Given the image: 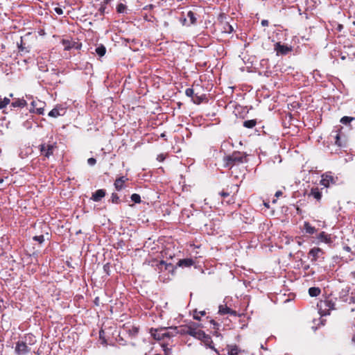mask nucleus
I'll return each mask as SVG.
<instances>
[{"mask_svg":"<svg viewBox=\"0 0 355 355\" xmlns=\"http://www.w3.org/2000/svg\"><path fill=\"white\" fill-rule=\"evenodd\" d=\"M0 153H1V149L0 148Z\"/></svg>","mask_w":355,"mask_h":355,"instance_id":"62","label":"nucleus"},{"mask_svg":"<svg viewBox=\"0 0 355 355\" xmlns=\"http://www.w3.org/2000/svg\"><path fill=\"white\" fill-rule=\"evenodd\" d=\"M55 11L58 15H62L63 14V10H62V9L61 8H58V7L55 8Z\"/></svg>","mask_w":355,"mask_h":355,"instance_id":"44","label":"nucleus"},{"mask_svg":"<svg viewBox=\"0 0 355 355\" xmlns=\"http://www.w3.org/2000/svg\"><path fill=\"white\" fill-rule=\"evenodd\" d=\"M27 105L26 101L24 99H17L16 101L11 103L12 107H24Z\"/></svg>","mask_w":355,"mask_h":355,"instance_id":"24","label":"nucleus"},{"mask_svg":"<svg viewBox=\"0 0 355 355\" xmlns=\"http://www.w3.org/2000/svg\"><path fill=\"white\" fill-rule=\"evenodd\" d=\"M192 101L194 103L196 104H200L202 103V96H199L198 95H195L193 98H192Z\"/></svg>","mask_w":355,"mask_h":355,"instance_id":"36","label":"nucleus"},{"mask_svg":"<svg viewBox=\"0 0 355 355\" xmlns=\"http://www.w3.org/2000/svg\"><path fill=\"white\" fill-rule=\"evenodd\" d=\"M264 206L266 207L267 208L269 207V205L267 202H264Z\"/></svg>","mask_w":355,"mask_h":355,"instance_id":"56","label":"nucleus"},{"mask_svg":"<svg viewBox=\"0 0 355 355\" xmlns=\"http://www.w3.org/2000/svg\"><path fill=\"white\" fill-rule=\"evenodd\" d=\"M272 202L273 203L276 202V200H273Z\"/></svg>","mask_w":355,"mask_h":355,"instance_id":"61","label":"nucleus"},{"mask_svg":"<svg viewBox=\"0 0 355 355\" xmlns=\"http://www.w3.org/2000/svg\"><path fill=\"white\" fill-rule=\"evenodd\" d=\"M33 240L37 241L39 243H42L44 241V237L43 235L33 236Z\"/></svg>","mask_w":355,"mask_h":355,"instance_id":"38","label":"nucleus"},{"mask_svg":"<svg viewBox=\"0 0 355 355\" xmlns=\"http://www.w3.org/2000/svg\"><path fill=\"white\" fill-rule=\"evenodd\" d=\"M105 6L104 5H102L100 8H99V12H101V15H104V12H105Z\"/></svg>","mask_w":355,"mask_h":355,"instance_id":"45","label":"nucleus"},{"mask_svg":"<svg viewBox=\"0 0 355 355\" xmlns=\"http://www.w3.org/2000/svg\"><path fill=\"white\" fill-rule=\"evenodd\" d=\"M324 303L326 306L329 307V310L335 309V304L331 300H327Z\"/></svg>","mask_w":355,"mask_h":355,"instance_id":"37","label":"nucleus"},{"mask_svg":"<svg viewBox=\"0 0 355 355\" xmlns=\"http://www.w3.org/2000/svg\"><path fill=\"white\" fill-rule=\"evenodd\" d=\"M185 94L187 96L191 97L192 98L194 96V91L192 88H187L185 91Z\"/></svg>","mask_w":355,"mask_h":355,"instance_id":"40","label":"nucleus"},{"mask_svg":"<svg viewBox=\"0 0 355 355\" xmlns=\"http://www.w3.org/2000/svg\"><path fill=\"white\" fill-rule=\"evenodd\" d=\"M151 336L157 340H164L165 328L153 329L151 328L150 330Z\"/></svg>","mask_w":355,"mask_h":355,"instance_id":"13","label":"nucleus"},{"mask_svg":"<svg viewBox=\"0 0 355 355\" xmlns=\"http://www.w3.org/2000/svg\"><path fill=\"white\" fill-rule=\"evenodd\" d=\"M200 327V325L198 323L191 322L189 324H188V328H187V329H188V335L198 339L203 331L200 329H198Z\"/></svg>","mask_w":355,"mask_h":355,"instance_id":"7","label":"nucleus"},{"mask_svg":"<svg viewBox=\"0 0 355 355\" xmlns=\"http://www.w3.org/2000/svg\"><path fill=\"white\" fill-rule=\"evenodd\" d=\"M12 96H13V94H10V97H12Z\"/></svg>","mask_w":355,"mask_h":355,"instance_id":"60","label":"nucleus"},{"mask_svg":"<svg viewBox=\"0 0 355 355\" xmlns=\"http://www.w3.org/2000/svg\"><path fill=\"white\" fill-rule=\"evenodd\" d=\"M103 271L107 275H110V264L107 263L103 266Z\"/></svg>","mask_w":355,"mask_h":355,"instance_id":"41","label":"nucleus"},{"mask_svg":"<svg viewBox=\"0 0 355 355\" xmlns=\"http://www.w3.org/2000/svg\"><path fill=\"white\" fill-rule=\"evenodd\" d=\"M159 266H164L166 270H170V268H173V265L171 263H166L164 261H160Z\"/></svg>","mask_w":355,"mask_h":355,"instance_id":"39","label":"nucleus"},{"mask_svg":"<svg viewBox=\"0 0 355 355\" xmlns=\"http://www.w3.org/2000/svg\"><path fill=\"white\" fill-rule=\"evenodd\" d=\"M315 238L318 240V242H317L318 243H324L331 245L334 242V239L331 237V235L329 234H327V232H325L324 231L320 232L316 236Z\"/></svg>","mask_w":355,"mask_h":355,"instance_id":"9","label":"nucleus"},{"mask_svg":"<svg viewBox=\"0 0 355 355\" xmlns=\"http://www.w3.org/2000/svg\"><path fill=\"white\" fill-rule=\"evenodd\" d=\"M321 293V290L318 287H311L309 289V294L311 297H317Z\"/></svg>","mask_w":355,"mask_h":355,"instance_id":"26","label":"nucleus"},{"mask_svg":"<svg viewBox=\"0 0 355 355\" xmlns=\"http://www.w3.org/2000/svg\"><path fill=\"white\" fill-rule=\"evenodd\" d=\"M111 0H104V3L107 4Z\"/></svg>","mask_w":355,"mask_h":355,"instance_id":"54","label":"nucleus"},{"mask_svg":"<svg viewBox=\"0 0 355 355\" xmlns=\"http://www.w3.org/2000/svg\"><path fill=\"white\" fill-rule=\"evenodd\" d=\"M44 104L43 102H35L33 101L31 103V105L35 108L34 110H31L33 112H35L37 114H44V106H42Z\"/></svg>","mask_w":355,"mask_h":355,"instance_id":"17","label":"nucleus"},{"mask_svg":"<svg viewBox=\"0 0 355 355\" xmlns=\"http://www.w3.org/2000/svg\"><path fill=\"white\" fill-rule=\"evenodd\" d=\"M103 330H101L100 332H99V335H100V337L101 338L102 336V334H103Z\"/></svg>","mask_w":355,"mask_h":355,"instance_id":"55","label":"nucleus"},{"mask_svg":"<svg viewBox=\"0 0 355 355\" xmlns=\"http://www.w3.org/2000/svg\"><path fill=\"white\" fill-rule=\"evenodd\" d=\"M257 122L256 119H250V120H246L243 121V126L246 128H253L256 125Z\"/></svg>","mask_w":355,"mask_h":355,"instance_id":"27","label":"nucleus"},{"mask_svg":"<svg viewBox=\"0 0 355 355\" xmlns=\"http://www.w3.org/2000/svg\"><path fill=\"white\" fill-rule=\"evenodd\" d=\"M342 130L343 127L341 125L335 126L330 135L331 142L334 141L340 148H344L347 145L346 137L343 133Z\"/></svg>","mask_w":355,"mask_h":355,"instance_id":"2","label":"nucleus"},{"mask_svg":"<svg viewBox=\"0 0 355 355\" xmlns=\"http://www.w3.org/2000/svg\"><path fill=\"white\" fill-rule=\"evenodd\" d=\"M126 10V6L122 3H118L116 6V11L119 13H123Z\"/></svg>","mask_w":355,"mask_h":355,"instance_id":"34","label":"nucleus"},{"mask_svg":"<svg viewBox=\"0 0 355 355\" xmlns=\"http://www.w3.org/2000/svg\"><path fill=\"white\" fill-rule=\"evenodd\" d=\"M354 120H355L354 117L345 116H343L341 118L340 123L344 125H347V124L350 123L352 121H354Z\"/></svg>","mask_w":355,"mask_h":355,"instance_id":"31","label":"nucleus"},{"mask_svg":"<svg viewBox=\"0 0 355 355\" xmlns=\"http://www.w3.org/2000/svg\"><path fill=\"white\" fill-rule=\"evenodd\" d=\"M218 313L220 315H225V314H230V315L236 316L237 312L234 310H232L230 307H228L227 305H220Z\"/></svg>","mask_w":355,"mask_h":355,"instance_id":"15","label":"nucleus"},{"mask_svg":"<svg viewBox=\"0 0 355 355\" xmlns=\"http://www.w3.org/2000/svg\"><path fill=\"white\" fill-rule=\"evenodd\" d=\"M128 334L131 336H135L139 332V328L137 327L132 326L128 330Z\"/></svg>","mask_w":355,"mask_h":355,"instance_id":"32","label":"nucleus"},{"mask_svg":"<svg viewBox=\"0 0 355 355\" xmlns=\"http://www.w3.org/2000/svg\"><path fill=\"white\" fill-rule=\"evenodd\" d=\"M106 191L105 189H98L92 193L91 199L94 202H99L103 198L105 197Z\"/></svg>","mask_w":355,"mask_h":355,"instance_id":"16","label":"nucleus"},{"mask_svg":"<svg viewBox=\"0 0 355 355\" xmlns=\"http://www.w3.org/2000/svg\"><path fill=\"white\" fill-rule=\"evenodd\" d=\"M261 25H262L263 26H268V24H269V22H268V20H266V19H263V20L261 21Z\"/></svg>","mask_w":355,"mask_h":355,"instance_id":"46","label":"nucleus"},{"mask_svg":"<svg viewBox=\"0 0 355 355\" xmlns=\"http://www.w3.org/2000/svg\"><path fill=\"white\" fill-rule=\"evenodd\" d=\"M187 17L189 18L191 24L196 23V14L193 11L190 10L187 12Z\"/></svg>","mask_w":355,"mask_h":355,"instance_id":"30","label":"nucleus"},{"mask_svg":"<svg viewBox=\"0 0 355 355\" xmlns=\"http://www.w3.org/2000/svg\"><path fill=\"white\" fill-rule=\"evenodd\" d=\"M187 328H188V325L181 326L180 327H175L174 328L170 327L169 329H172L175 333H179L180 334H188V329H187Z\"/></svg>","mask_w":355,"mask_h":355,"instance_id":"25","label":"nucleus"},{"mask_svg":"<svg viewBox=\"0 0 355 355\" xmlns=\"http://www.w3.org/2000/svg\"><path fill=\"white\" fill-rule=\"evenodd\" d=\"M157 159L159 162H163L165 159V157L164 156V155L161 154L158 155Z\"/></svg>","mask_w":355,"mask_h":355,"instance_id":"47","label":"nucleus"},{"mask_svg":"<svg viewBox=\"0 0 355 355\" xmlns=\"http://www.w3.org/2000/svg\"><path fill=\"white\" fill-rule=\"evenodd\" d=\"M309 268V265H306V266H304V270H308Z\"/></svg>","mask_w":355,"mask_h":355,"instance_id":"53","label":"nucleus"},{"mask_svg":"<svg viewBox=\"0 0 355 355\" xmlns=\"http://www.w3.org/2000/svg\"><path fill=\"white\" fill-rule=\"evenodd\" d=\"M165 334H166V335L164 336V338H171L174 336L173 332L169 331L168 329H166V328H165Z\"/></svg>","mask_w":355,"mask_h":355,"instance_id":"42","label":"nucleus"},{"mask_svg":"<svg viewBox=\"0 0 355 355\" xmlns=\"http://www.w3.org/2000/svg\"><path fill=\"white\" fill-rule=\"evenodd\" d=\"M350 275L355 279V271L351 272Z\"/></svg>","mask_w":355,"mask_h":355,"instance_id":"52","label":"nucleus"},{"mask_svg":"<svg viewBox=\"0 0 355 355\" xmlns=\"http://www.w3.org/2000/svg\"><path fill=\"white\" fill-rule=\"evenodd\" d=\"M58 148L56 142L52 143H42L39 145L38 148L40 153V155L44 157V158L49 159L53 155L54 150Z\"/></svg>","mask_w":355,"mask_h":355,"instance_id":"4","label":"nucleus"},{"mask_svg":"<svg viewBox=\"0 0 355 355\" xmlns=\"http://www.w3.org/2000/svg\"><path fill=\"white\" fill-rule=\"evenodd\" d=\"M128 178L126 176H121L116 179L114 185L116 191H121L124 188V184Z\"/></svg>","mask_w":355,"mask_h":355,"instance_id":"14","label":"nucleus"},{"mask_svg":"<svg viewBox=\"0 0 355 355\" xmlns=\"http://www.w3.org/2000/svg\"><path fill=\"white\" fill-rule=\"evenodd\" d=\"M220 31L224 33H231L234 31L233 26L227 21H221L220 24Z\"/></svg>","mask_w":355,"mask_h":355,"instance_id":"19","label":"nucleus"},{"mask_svg":"<svg viewBox=\"0 0 355 355\" xmlns=\"http://www.w3.org/2000/svg\"><path fill=\"white\" fill-rule=\"evenodd\" d=\"M31 352V348L26 342L19 340L16 343L15 353L17 355H28Z\"/></svg>","mask_w":355,"mask_h":355,"instance_id":"6","label":"nucleus"},{"mask_svg":"<svg viewBox=\"0 0 355 355\" xmlns=\"http://www.w3.org/2000/svg\"><path fill=\"white\" fill-rule=\"evenodd\" d=\"M194 261L191 258L180 259L177 263L179 267H190L194 264Z\"/></svg>","mask_w":355,"mask_h":355,"instance_id":"20","label":"nucleus"},{"mask_svg":"<svg viewBox=\"0 0 355 355\" xmlns=\"http://www.w3.org/2000/svg\"><path fill=\"white\" fill-rule=\"evenodd\" d=\"M351 302L355 303V297H350L349 303Z\"/></svg>","mask_w":355,"mask_h":355,"instance_id":"51","label":"nucleus"},{"mask_svg":"<svg viewBox=\"0 0 355 355\" xmlns=\"http://www.w3.org/2000/svg\"><path fill=\"white\" fill-rule=\"evenodd\" d=\"M304 230L306 234H313L317 232L315 227L312 226L309 222L304 223Z\"/></svg>","mask_w":355,"mask_h":355,"instance_id":"22","label":"nucleus"},{"mask_svg":"<svg viewBox=\"0 0 355 355\" xmlns=\"http://www.w3.org/2000/svg\"><path fill=\"white\" fill-rule=\"evenodd\" d=\"M111 202L114 204H119L121 200L119 196L116 193H112L111 196Z\"/></svg>","mask_w":355,"mask_h":355,"instance_id":"33","label":"nucleus"},{"mask_svg":"<svg viewBox=\"0 0 355 355\" xmlns=\"http://www.w3.org/2000/svg\"><path fill=\"white\" fill-rule=\"evenodd\" d=\"M342 28V25H340L339 26V29H340Z\"/></svg>","mask_w":355,"mask_h":355,"instance_id":"59","label":"nucleus"},{"mask_svg":"<svg viewBox=\"0 0 355 355\" xmlns=\"http://www.w3.org/2000/svg\"><path fill=\"white\" fill-rule=\"evenodd\" d=\"M62 44L64 46L65 51H69L71 49H80L82 44L71 40L63 39L61 41Z\"/></svg>","mask_w":355,"mask_h":355,"instance_id":"8","label":"nucleus"},{"mask_svg":"<svg viewBox=\"0 0 355 355\" xmlns=\"http://www.w3.org/2000/svg\"><path fill=\"white\" fill-rule=\"evenodd\" d=\"M228 355H243V352L236 345H230L227 346Z\"/></svg>","mask_w":355,"mask_h":355,"instance_id":"18","label":"nucleus"},{"mask_svg":"<svg viewBox=\"0 0 355 355\" xmlns=\"http://www.w3.org/2000/svg\"><path fill=\"white\" fill-rule=\"evenodd\" d=\"M200 313L201 314V315H204L205 314V311H201L200 312Z\"/></svg>","mask_w":355,"mask_h":355,"instance_id":"58","label":"nucleus"},{"mask_svg":"<svg viewBox=\"0 0 355 355\" xmlns=\"http://www.w3.org/2000/svg\"><path fill=\"white\" fill-rule=\"evenodd\" d=\"M18 48L20 51H24L25 48L22 45V40L21 41V44L18 46Z\"/></svg>","mask_w":355,"mask_h":355,"instance_id":"49","label":"nucleus"},{"mask_svg":"<svg viewBox=\"0 0 355 355\" xmlns=\"http://www.w3.org/2000/svg\"><path fill=\"white\" fill-rule=\"evenodd\" d=\"M131 200L135 202V203H139L141 202V197L139 194L137 193H133L132 194L131 196Z\"/></svg>","mask_w":355,"mask_h":355,"instance_id":"35","label":"nucleus"},{"mask_svg":"<svg viewBox=\"0 0 355 355\" xmlns=\"http://www.w3.org/2000/svg\"><path fill=\"white\" fill-rule=\"evenodd\" d=\"M274 49L276 51L277 55H287L288 53L291 52L292 50H293L291 46H288L287 45L281 44L280 42H277L275 44Z\"/></svg>","mask_w":355,"mask_h":355,"instance_id":"10","label":"nucleus"},{"mask_svg":"<svg viewBox=\"0 0 355 355\" xmlns=\"http://www.w3.org/2000/svg\"><path fill=\"white\" fill-rule=\"evenodd\" d=\"M320 184L324 187H329L335 184L338 181V178L334 176L331 172H326L322 175Z\"/></svg>","mask_w":355,"mask_h":355,"instance_id":"5","label":"nucleus"},{"mask_svg":"<svg viewBox=\"0 0 355 355\" xmlns=\"http://www.w3.org/2000/svg\"><path fill=\"white\" fill-rule=\"evenodd\" d=\"M310 195L318 201H320L322 198V193L318 187L312 188L311 189Z\"/></svg>","mask_w":355,"mask_h":355,"instance_id":"23","label":"nucleus"},{"mask_svg":"<svg viewBox=\"0 0 355 355\" xmlns=\"http://www.w3.org/2000/svg\"><path fill=\"white\" fill-rule=\"evenodd\" d=\"M10 103V100L9 98L4 97L2 98L0 96V110L5 108Z\"/></svg>","mask_w":355,"mask_h":355,"instance_id":"29","label":"nucleus"},{"mask_svg":"<svg viewBox=\"0 0 355 355\" xmlns=\"http://www.w3.org/2000/svg\"><path fill=\"white\" fill-rule=\"evenodd\" d=\"M282 194H283V193H282V191H276V193H275V196L276 198H279V197L282 196Z\"/></svg>","mask_w":355,"mask_h":355,"instance_id":"48","label":"nucleus"},{"mask_svg":"<svg viewBox=\"0 0 355 355\" xmlns=\"http://www.w3.org/2000/svg\"><path fill=\"white\" fill-rule=\"evenodd\" d=\"M352 342L355 343V335L352 337Z\"/></svg>","mask_w":355,"mask_h":355,"instance_id":"57","label":"nucleus"},{"mask_svg":"<svg viewBox=\"0 0 355 355\" xmlns=\"http://www.w3.org/2000/svg\"><path fill=\"white\" fill-rule=\"evenodd\" d=\"M87 163L90 166H94L96 163V159L94 157H90L87 159Z\"/></svg>","mask_w":355,"mask_h":355,"instance_id":"43","label":"nucleus"},{"mask_svg":"<svg viewBox=\"0 0 355 355\" xmlns=\"http://www.w3.org/2000/svg\"><path fill=\"white\" fill-rule=\"evenodd\" d=\"M95 51L100 57H102L105 54L106 49L103 44H101L96 48Z\"/></svg>","mask_w":355,"mask_h":355,"instance_id":"28","label":"nucleus"},{"mask_svg":"<svg viewBox=\"0 0 355 355\" xmlns=\"http://www.w3.org/2000/svg\"><path fill=\"white\" fill-rule=\"evenodd\" d=\"M234 190L233 191L232 187L230 190L227 188L226 189H223L219 195L222 198V202H225L227 205H232L235 202V194L239 191V187L237 185H234Z\"/></svg>","mask_w":355,"mask_h":355,"instance_id":"3","label":"nucleus"},{"mask_svg":"<svg viewBox=\"0 0 355 355\" xmlns=\"http://www.w3.org/2000/svg\"><path fill=\"white\" fill-rule=\"evenodd\" d=\"M193 319H195L196 320H200V317L198 316V315L194 314Z\"/></svg>","mask_w":355,"mask_h":355,"instance_id":"50","label":"nucleus"},{"mask_svg":"<svg viewBox=\"0 0 355 355\" xmlns=\"http://www.w3.org/2000/svg\"><path fill=\"white\" fill-rule=\"evenodd\" d=\"M198 340H200L206 346L214 349L216 353L218 354L217 349H215L214 346L213 345L214 343L211 337L209 335L206 334L205 331H202Z\"/></svg>","mask_w":355,"mask_h":355,"instance_id":"12","label":"nucleus"},{"mask_svg":"<svg viewBox=\"0 0 355 355\" xmlns=\"http://www.w3.org/2000/svg\"><path fill=\"white\" fill-rule=\"evenodd\" d=\"M323 254L324 251L321 248L314 247L309 250L308 257L311 259L312 262H315Z\"/></svg>","mask_w":355,"mask_h":355,"instance_id":"11","label":"nucleus"},{"mask_svg":"<svg viewBox=\"0 0 355 355\" xmlns=\"http://www.w3.org/2000/svg\"><path fill=\"white\" fill-rule=\"evenodd\" d=\"M223 166L225 168H232L244 162H247V155L243 152L234 151L232 154L223 157Z\"/></svg>","mask_w":355,"mask_h":355,"instance_id":"1","label":"nucleus"},{"mask_svg":"<svg viewBox=\"0 0 355 355\" xmlns=\"http://www.w3.org/2000/svg\"><path fill=\"white\" fill-rule=\"evenodd\" d=\"M64 113V110L63 108L58 109L57 107L51 110L49 112V116L51 117H58V116H62Z\"/></svg>","mask_w":355,"mask_h":355,"instance_id":"21","label":"nucleus"}]
</instances>
